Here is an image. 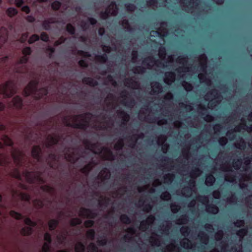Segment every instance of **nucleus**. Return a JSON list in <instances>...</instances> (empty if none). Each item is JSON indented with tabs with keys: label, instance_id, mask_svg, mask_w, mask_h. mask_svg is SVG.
Here are the masks:
<instances>
[{
	"label": "nucleus",
	"instance_id": "nucleus-1",
	"mask_svg": "<svg viewBox=\"0 0 252 252\" xmlns=\"http://www.w3.org/2000/svg\"><path fill=\"white\" fill-rule=\"evenodd\" d=\"M39 81L33 80L31 81L23 91V94L25 97L32 95L34 99L39 100L48 94V88L47 87L38 89Z\"/></svg>",
	"mask_w": 252,
	"mask_h": 252
},
{
	"label": "nucleus",
	"instance_id": "nucleus-2",
	"mask_svg": "<svg viewBox=\"0 0 252 252\" xmlns=\"http://www.w3.org/2000/svg\"><path fill=\"white\" fill-rule=\"evenodd\" d=\"M9 215L12 218L17 220H20L24 219V223L28 226L24 227L20 230L21 234L23 236H30L33 232V227L37 225V222L32 221L29 217H25L21 214L17 212L14 210H11Z\"/></svg>",
	"mask_w": 252,
	"mask_h": 252
},
{
	"label": "nucleus",
	"instance_id": "nucleus-3",
	"mask_svg": "<svg viewBox=\"0 0 252 252\" xmlns=\"http://www.w3.org/2000/svg\"><path fill=\"white\" fill-rule=\"evenodd\" d=\"M0 139L3 142L5 145L12 147L11 152V157L17 166H21L22 165V153L19 149L13 147V141L5 133H3L0 135Z\"/></svg>",
	"mask_w": 252,
	"mask_h": 252
},
{
	"label": "nucleus",
	"instance_id": "nucleus-4",
	"mask_svg": "<svg viewBox=\"0 0 252 252\" xmlns=\"http://www.w3.org/2000/svg\"><path fill=\"white\" fill-rule=\"evenodd\" d=\"M17 87L14 80H8L0 85V98L12 97L17 93Z\"/></svg>",
	"mask_w": 252,
	"mask_h": 252
},
{
	"label": "nucleus",
	"instance_id": "nucleus-5",
	"mask_svg": "<svg viewBox=\"0 0 252 252\" xmlns=\"http://www.w3.org/2000/svg\"><path fill=\"white\" fill-rule=\"evenodd\" d=\"M92 114L90 112H88L83 114H80L78 115L74 116V118L75 121H76L77 119L79 118H81L82 119V122L80 123H70L67 120V117H65L63 118L64 121L65 122V125L66 126L73 127L74 128H78L82 129L84 130H86L87 128L89 126V123L88 121L86 120L87 116H91Z\"/></svg>",
	"mask_w": 252,
	"mask_h": 252
},
{
	"label": "nucleus",
	"instance_id": "nucleus-6",
	"mask_svg": "<svg viewBox=\"0 0 252 252\" xmlns=\"http://www.w3.org/2000/svg\"><path fill=\"white\" fill-rule=\"evenodd\" d=\"M23 174L25 176L28 183L30 184H34L35 182L40 183H44L45 180L42 177V173L40 171H31L26 169L23 172Z\"/></svg>",
	"mask_w": 252,
	"mask_h": 252
},
{
	"label": "nucleus",
	"instance_id": "nucleus-7",
	"mask_svg": "<svg viewBox=\"0 0 252 252\" xmlns=\"http://www.w3.org/2000/svg\"><path fill=\"white\" fill-rule=\"evenodd\" d=\"M80 216L89 219H94L97 217V214L90 209L81 208L80 210Z\"/></svg>",
	"mask_w": 252,
	"mask_h": 252
},
{
	"label": "nucleus",
	"instance_id": "nucleus-8",
	"mask_svg": "<svg viewBox=\"0 0 252 252\" xmlns=\"http://www.w3.org/2000/svg\"><path fill=\"white\" fill-rule=\"evenodd\" d=\"M9 105L10 107H13L18 110L22 109L23 106L22 98L19 95L15 96L12 98L9 103Z\"/></svg>",
	"mask_w": 252,
	"mask_h": 252
},
{
	"label": "nucleus",
	"instance_id": "nucleus-9",
	"mask_svg": "<svg viewBox=\"0 0 252 252\" xmlns=\"http://www.w3.org/2000/svg\"><path fill=\"white\" fill-rule=\"evenodd\" d=\"M32 156L38 161H40L42 158V150L40 146H33L32 150Z\"/></svg>",
	"mask_w": 252,
	"mask_h": 252
},
{
	"label": "nucleus",
	"instance_id": "nucleus-10",
	"mask_svg": "<svg viewBox=\"0 0 252 252\" xmlns=\"http://www.w3.org/2000/svg\"><path fill=\"white\" fill-rule=\"evenodd\" d=\"M7 31L6 29L2 27L0 29V47L7 41Z\"/></svg>",
	"mask_w": 252,
	"mask_h": 252
},
{
	"label": "nucleus",
	"instance_id": "nucleus-11",
	"mask_svg": "<svg viewBox=\"0 0 252 252\" xmlns=\"http://www.w3.org/2000/svg\"><path fill=\"white\" fill-rule=\"evenodd\" d=\"M82 82L84 84L91 87H95L98 85V83L96 80L90 77H84L82 79Z\"/></svg>",
	"mask_w": 252,
	"mask_h": 252
},
{
	"label": "nucleus",
	"instance_id": "nucleus-12",
	"mask_svg": "<svg viewBox=\"0 0 252 252\" xmlns=\"http://www.w3.org/2000/svg\"><path fill=\"white\" fill-rule=\"evenodd\" d=\"M165 78L164 79V82L167 84H170V83L174 82L175 79V74L174 72L170 71L166 72L165 74Z\"/></svg>",
	"mask_w": 252,
	"mask_h": 252
},
{
	"label": "nucleus",
	"instance_id": "nucleus-13",
	"mask_svg": "<svg viewBox=\"0 0 252 252\" xmlns=\"http://www.w3.org/2000/svg\"><path fill=\"white\" fill-rule=\"evenodd\" d=\"M148 62L154 63H161V62L159 61V60L156 59V58L153 56H149L144 59L142 61V63L143 65L150 66V65L149 63H148Z\"/></svg>",
	"mask_w": 252,
	"mask_h": 252
},
{
	"label": "nucleus",
	"instance_id": "nucleus-14",
	"mask_svg": "<svg viewBox=\"0 0 252 252\" xmlns=\"http://www.w3.org/2000/svg\"><path fill=\"white\" fill-rule=\"evenodd\" d=\"M107 9H109L111 12V14L113 16L116 15L118 11V7L115 1H112L110 2L109 6L106 8Z\"/></svg>",
	"mask_w": 252,
	"mask_h": 252
},
{
	"label": "nucleus",
	"instance_id": "nucleus-15",
	"mask_svg": "<svg viewBox=\"0 0 252 252\" xmlns=\"http://www.w3.org/2000/svg\"><path fill=\"white\" fill-rule=\"evenodd\" d=\"M119 115L122 118V124L126 125L130 119L129 115L124 111H121L118 112Z\"/></svg>",
	"mask_w": 252,
	"mask_h": 252
},
{
	"label": "nucleus",
	"instance_id": "nucleus-16",
	"mask_svg": "<svg viewBox=\"0 0 252 252\" xmlns=\"http://www.w3.org/2000/svg\"><path fill=\"white\" fill-rule=\"evenodd\" d=\"M153 92L154 94H158L162 91V86L158 82H155L153 83Z\"/></svg>",
	"mask_w": 252,
	"mask_h": 252
},
{
	"label": "nucleus",
	"instance_id": "nucleus-17",
	"mask_svg": "<svg viewBox=\"0 0 252 252\" xmlns=\"http://www.w3.org/2000/svg\"><path fill=\"white\" fill-rule=\"evenodd\" d=\"M198 236L201 241L202 243L205 245H206L208 244L209 236L206 233L203 231H201L199 233Z\"/></svg>",
	"mask_w": 252,
	"mask_h": 252
},
{
	"label": "nucleus",
	"instance_id": "nucleus-18",
	"mask_svg": "<svg viewBox=\"0 0 252 252\" xmlns=\"http://www.w3.org/2000/svg\"><path fill=\"white\" fill-rule=\"evenodd\" d=\"M94 166L93 161L90 162L85 165L82 169L81 172L85 174H88L89 172L92 170Z\"/></svg>",
	"mask_w": 252,
	"mask_h": 252
},
{
	"label": "nucleus",
	"instance_id": "nucleus-19",
	"mask_svg": "<svg viewBox=\"0 0 252 252\" xmlns=\"http://www.w3.org/2000/svg\"><path fill=\"white\" fill-rule=\"evenodd\" d=\"M216 181L215 177L211 174L206 176V184L207 186L211 187L215 183Z\"/></svg>",
	"mask_w": 252,
	"mask_h": 252
},
{
	"label": "nucleus",
	"instance_id": "nucleus-20",
	"mask_svg": "<svg viewBox=\"0 0 252 252\" xmlns=\"http://www.w3.org/2000/svg\"><path fill=\"white\" fill-rule=\"evenodd\" d=\"M54 23L52 19L44 20L42 23V27L45 30L48 31L51 29V24Z\"/></svg>",
	"mask_w": 252,
	"mask_h": 252
},
{
	"label": "nucleus",
	"instance_id": "nucleus-21",
	"mask_svg": "<svg viewBox=\"0 0 252 252\" xmlns=\"http://www.w3.org/2000/svg\"><path fill=\"white\" fill-rule=\"evenodd\" d=\"M59 224V220L52 219L49 222V227L51 231L55 230Z\"/></svg>",
	"mask_w": 252,
	"mask_h": 252
},
{
	"label": "nucleus",
	"instance_id": "nucleus-22",
	"mask_svg": "<svg viewBox=\"0 0 252 252\" xmlns=\"http://www.w3.org/2000/svg\"><path fill=\"white\" fill-rule=\"evenodd\" d=\"M207 210L208 212L211 213L214 215L217 214L219 211L218 207L214 204H209L207 206Z\"/></svg>",
	"mask_w": 252,
	"mask_h": 252
},
{
	"label": "nucleus",
	"instance_id": "nucleus-23",
	"mask_svg": "<svg viewBox=\"0 0 252 252\" xmlns=\"http://www.w3.org/2000/svg\"><path fill=\"white\" fill-rule=\"evenodd\" d=\"M8 163L7 157L3 154L0 153V166H6Z\"/></svg>",
	"mask_w": 252,
	"mask_h": 252
},
{
	"label": "nucleus",
	"instance_id": "nucleus-24",
	"mask_svg": "<svg viewBox=\"0 0 252 252\" xmlns=\"http://www.w3.org/2000/svg\"><path fill=\"white\" fill-rule=\"evenodd\" d=\"M18 195L23 201L30 202L31 200V196L28 193L20 192L18 193Z\"/></svg>",
	"mask_w": 252,
	"mask_h": 252
},
{
	"label": "nucleus",
	"instance_id": "nucleus-25",
	"mask_svg": "<svg viewBox=\"0 0 252 252\" xmlns=\"http://www.w3.org/2000/svg\"><path fill=\"white\" fill-rule=\"evenodd\" d=\"M6 13L9 17H12L17 14L18 11L14 7H9L7 9Z\"/></svg>",
	"mask_w": 252,
	"mask_h": 252
},
{
	"label": "nucleus",
	"instance_id": "nucleus-26",
	"mask_svg": "<svg viewBox=\"0 0 252 252\" xmlns=\"http://www.w3.org/2000/svg\"><path fill=\"white\" fill-rule=\"evenodd\" d=\"M95 57L98 62L102 63H105L108 60V56L105 53L100 55H96Z\"/></svg>",
	"mask_w": 252,
	"mask_h": 252
},
{
	"label": "nucleus",
	"instance_id": "nucleus-27",
	"mask_svg": "<svg viewBox=\"0 0 252 252\" xmlns=\"http://www.w3.org/2000/svg\"><path fill=\"white\" fill-rule=\"evenodd\" d=\"M33 203L34 207L38 209H41L44 207L43 201L40 199H35L33 201Z\"/></svg>",
	"mask_w": 252,
	"mask_h": 252
},
{
	"label": "nucleus",
	"instance_id": "nucleus-28",
	"mask_svg": "<svg viewBox=\"0 0 252 252\" xmlns=\"http://www.w3.org/2000/svg\"><path fill=\"white\" fill-rule=\"evenodd\" d=\"M121 221L125 224H129L131 223V220L126 214H123L120 217Z\"/></svg>",
	"mask_w": 252,
	"mask_h": 252
},
{
	"label": "nucleus",
	"instance_id": "nucleus-29",
	"mask_svg": "<svg viewBox=\"0 0 252 252\" xmlns=\"http://www.w3.org/2000/svg\"><path fill=\"white\" fill-rule=\"evenodd\" d=\"M40 189L43 191L52 193L54 191V188L51 187L49 185H43L40 187Z\"/></svg>",
	"mask_w": 252,
	"mask_h": 252
},
{
	"label": "nucleus",
	"instance_id": "nucleus-30",
	"mask_svg": "<svg viewBox=\"0 0 252 252\" xmlns=\"http://www.w3.org/2000/svg\"><path fill=\"white\" fill-rule=\"evenodd\" d=\"M111 12L109 9H106L104 11H101L100 12V17L103 20L107 19L110 15H112Z\"/></svg>",
	"mask_w": 252,
	"mask_h": 252
},
{
	"label": "nucleus",
	"instance_id": "nucleus-31",
	"mask_svg": "<svg viewBox=\"0 0 252 252\" xmlns=\"http://www.w3.org/2000/svg\"><path fill=\"white\" fill-rule=\"evenodd\" d=\"M85 251V246L81 242H79L75 247V252H84Z\"/></svg>",
	"mask_w": 252,
	"mask_h": 252
},
{
	"label": "nucleus",
	"instance_id": "nucleus-32",
	"mask_svg": "<svg viewBox=\"0 0 252 252\" xmlns=\"http://www.w3.org/2000/svg\"><path fill=\"white\" fill-rule=\"evenodd\" d=\"M66 31L71 35H74L75 33V28L71 24H67L66 26Z\"/></svg>",
	"mask_w": 252,
	"mask_h": 252
},
{
	"label": "nucleus",
	"instance_id": "nucleus-33",
	"mask_svg": "<svg viewBox=\"0 0 252 252\" xmlns=\"http://www.w3.org/2000/svg\"><path fill=\"white\" fill-rule=\"evenodd\" d=\"M82 222V220L80 219L75 218L71 220L70 224L71 226H75L77 225H80Z\"/></svg>",
	"mask_w": 252,
	"mask_h": 252
},
{
	"label": "nucleus",
	"instance_id": "nucleus-34",
	"mask_svg": "<svg viewBox=\"0 0 252 252\" xmlns=\"http://www.w3.org/2000/svg\"><path fill=\"white\" fill-rule=\"evenodd\" d=\"M95 232L94 229H91L87 231L86 236L88 238L93 240L95 237Z\"/></svg>",
	"mask_w": 252,
	"mask_h": 252
},
{
	"label": "nucleus",
	"instance_id": "nucleus-35",
	"mask_svg": "<svg viewBox=\"0 0 252 252\" xmlns=\"http://www.w3.org/2000/svg\"><path fill=\"white\" fill-rule=\"evenodd\" d=\"M110 199L109 198L104 197L102 200H98V205L100 207H102L103 206H106L109 201Z\"/></svg>",
	"mask_w": 252,
	"mask_h": 252
},
{
	"label": "nucleus",
	"instance_id": "nucleus-36",
	"mask_svg": "<svg viewBox=\"0 0 252 252\" xmlns=\"http://www.w3.org/2000/svg\"><path fill=\"white\" fill-rule=\"evenodd\" d=\"M159 56L160 58H165L166 54V49L164 46L160 45L158 49Z\"/></svg>",
	"mask_w": 252,
	"mask_h": 252
},
{
	"label": "nucleus",
	"instance_id": "nucleus-37",
	"mask_svg": "<svg viewBox=\"0 0 252 252\" xmlns=\"http://www.w3.org/2000/svg\"><path fill=\"white\" fill-rule=\"evenodd\" d=\"M40 39V36L37 34H34L32 35L28 40V43L30 44L33 43L34 42L38 41Z\"/></svg>",
	"mask_w": 252,
	"mask_h": 252
},
{
	"label": "nucleus",
	"instance_id": "nucleus-38",
	"mask_svg": "<svg viewBox=\"0 0 252 252\" xmlns=\"http://www.w3.org/2000/svg\"><path fill=\"white\" fill-rule=\"evenodd\" d=\"M190 230L189 227L188 226H183L180 229L181 234L184 236H188L190 232Z\"/></svg>",
	"mask_w": 252,
	"mask_h": 252
},
{
	"label": "nucleus",
	"instance_id": "nucleus-39",
	"mask_svg": "<svg viewBox=\"0 0 252 252\" xmlns=\"http://www.w3.org/2000/svg\"><path fill=\"white\" fill-rule=\"evenodd\" d=\"M61 6V2L58 0H55L51 4V7L54 10H58Z\"/></svg>",
	"mask_w": 252,
	"mask_h": 252
},
{
	"label": "nucleus",
	"instance_id": "nucleus-40",
	"mask_svg": "<svg viewBox=\"0 0 252 252\" xmlns=\"http://www.w3.org/2000/svg\"><path fill=\"white\" fill-rule=\"evenodd\" d=\"M248 233V229L246 228H244L239 229L236 233V235L241 238H243Z\"/></svg>",
	"mask_w": 252,
	"mask_h": 252
},
{
	"label": "nucleus",
	"instance_id": "nucleus-41",
	"mask_svg": "<svg viewBox=\"0 0 252 252\" xmlns=\"http://www.w3.org/2000/svg\"><path fill=\"white\" fill-rule=\"evenodd\" d=\"M182 85L185 90L187 92L191 91L193 88L192 85L188 82L183 81Z\"/></svg>",
	"mask_w": 252,
	"mask_h": 252
},
{
	"label": "nucleus",
	"instance_id": "nucleus-42",
	"mask_svg": "<svg viewBox=\"0 0 252 252\" xmlns=\"http://www.w3.org/2000/svg\"><path fill=\"white\" fill-rule=\"evenodd\" d=\"M124 146V142L122 140H119L114 145V149L116 150H121Z\"/></svg>",
	"mask_w": 252,
	"mask_h": 252
},
{
	"label": "nucleus",
	"instance_id": "nucleus-43",
	"mask_svg": "<svg viewBox=\"0 0 252 252\" xmlns=\"http://www.w3.org/2000/svg\"><path fill=\"white\" fill-rule=\"evenodd\" d=\"M125 6L128 11H134L136 8V6L134 4L130 3H126Z\"/></svg>",
	"mask_w": 252,
	"mask_h": 252
},
{
	"label": "nucleus",
	"instance_id": "nucleus-44",
	"mask_svg": "<svg viewBox=\"0 0 252 252\" xmlns=\"http://www.w3.org/2000/svg\"><path fill=\"white\" fill-rule=\"evenodd\" d=\"M88 248L89 252H98V251L97 247L93 243H90Z\"/></svg>",
	"mask_w": 252,
	"mask_h": 252
},
{
	"label": "nucleus",
	"instance_id": "nucleus-45",
	"mask_svg": "<svg viewBox=\"0 0 252 252\" xmlns=\"http://www.w3.org/2000/svg\"><path fill=\"white\" fill-rule=\"evenodd\" d=\"M28 60L29 58L27 56H24L20 58L18 61L16 65L26 64L27 63Z\"/></svg>",
	"mask_w": 252,
	"mask_h": 252
},
{
	"label": "nucleus",
	"instance_id": "nucleus-46",
	"mask_svg": "<svg viewBox=\"0 0 252 252\" xmlns=\"http://www.w3.org/2000/svg\"><path fill=\"white\" fill-rule=\"evenodd\" d=\"M60 139V137L59 136H50V141L51 142V143L53 145H57L58 144L59 141Z\"/></svg>",
	"mask_w": 252,
	"mask_h": 252
},
{
	"label": "nucleus",
	"instance_id": "nucleus-47",
	"mask_svg": "<svg viewBox=\"0 0 252 252\" xmlns=\"http://www.w3.org/2000/svg\"><path fill=\"white\" fill-rule=\"evenodd\" d=\"M174 177V174H168L164 176L163 178L166 182L171 183L172 182Z\"/></svg>",
	"mask_w": 252,
	"mask_h": 252
},
{
	"label": "nucleus",
	"instance_id": "nucleus-48",
	"mask_svg": "<svg viewBox=\"0 0 252 252\" xmlns=\"http://www.w3.org/2000/svg\"><path fill=\"white\" fill-rule=\"evenodd\" d=\"M12 176L16 179H18V180H21V173L18 169H14V172L12 174Z\"/></svg>",
	"mask_w": 252,
	"mask_h": 252
},
{
	"label": "nucleus",
	"instance_id": "nucleus-49",
	"mask_svg": "<svg viewBox=\"0 0 252 252\" xmlns=\"http://www.w3.org/2000/svg\"><path fill=\"white\" fill-rule=\"evenodd\" d=\"M51 244L47 243H44L42 247V252H49L51 249Z\"/></svg>",
	"mask_w": 252,
	"mask_h": 252
},
{
	"label": "nucleus",
	"instance_id": "nucleus-50",
	"mask_svg": "<svg viewBox=\"0 0 252 252\" xmlns=\"http://www.w3.org/2000/svg\"><path fill=\"white\" fill-rule=\"evenodd\" d=\"M149 226V223H148V220H143L141 222L140 229L141 230H146Z\"/></svg>",
	"mask_w": 252,
	"mask_h": 252
},
{
	"label": "nucleus",
	"instance_id": "nucleus-51",
	"mask_svg": "<svg viewBox=\"0 0 252 252\" xmlns=\"http://www.w3.org/2000/svg\"><path fill=\"white\" fill-rule=\"evenodd\" d=\"M171 194L167 191L163 192L160 196L161 198L164 200H168L171 198Z\"/></svg>",
	"mask_w": 252,
	"mask_h": 252
},
{
	"label": "nucleus",
	"instance_id": "nucleus-52",
	"mask_svg": "<svg viewBox=\"0 0 252 252\" xmlns=\"http://www.w3.org/2000/svg\"><path fill=\"white\" fill-rule=\"evenodd\" d=\"M44 239L46 241L45 243L51 244L52 239L51 234L49 232H46L44 236Z\"/></svg>",
	"mask_w": 252,
	"mask_h": 252
},
{
	"label": "nucleus",
	"instance_id": "nucleus-53",
	"mask_svg": "<svg viewBox=\"0 0 252 252\" xmlns=\"http://www.w3.org/2000/svg\"><path fill=\"white\" fill-rule=\"evenodd\" d=\"M32 53V50L30 47H26L22 50V53L24 56H27L30 55Z\"/></svg>",
	"mask_w": 252,
	"mask_h": 252
},
{
	"label": "nucleus",
	"instance_id": "nucleus-54",
	"mask_svg": "<svg viewBox=\"0 0 252 252\" xmlns=\"http://www.w3.org/2000/svg\"><path fill=\"white\" fill-rule=\"evenodd\" d=\"M241 163H242V160H241V159L239 158V159H238L236 161H235V160L233 161V166L235 169L238 170L240 168Z\"/></svg>",
	"mask_w": 252,
	"mask_h": 252
},
{
	"label": "nucleus",
	"instance_id": "nucleus-55",
	"mask_svg": "<svg viewBox=\"0 0 252 252\" xmlns=\"http://www.w3.org/2000/svg\"><path fill=\"white\" fill-rule=\"evenodd\" d=\"M40 39L44 42H48L49 40V37L48 34L45 32H42L40 34Z\"/></svg>",
	"mask_w": 252,
	"mask_h": 252
},
{
	"label": "nucleus",
	"instance_id": "nucleus-56",
	"mask_svg": "<svg viewBox=\"0 0 252 252\" xmlns=\"http://www.w3.org/2000/svg\"><path fill=\"white\" fill-rule=\"evenodd\" d=\"M135 73H143L145 72V68L142 66H138L134 69Z\"/></svg>",
	"mask_w": 252,
	"mask_h": 252
},
{
	"label": "nucleus",
	"instance_id": "nucleus-57",
	"mask_svg": "<svg viewBox=\"0 0 252 252\" xmlns=\"http://www.w3.org/2000/svg\"><path fill=\"white\" fill-rule=\"evenodd\" d=\"M84 226L87 228L92 227L94 224V221L93 220H87L84 223Z\"/></svg>",
	"mask_w": 252,
	"mask_h": 252
},
{
	"label": "nucleus",
	"instance_id": "nucleus-58",
	"mask_svg": "<svg viewBox=\"0 0 252 252\" xmlns=\"http://www.w3.org/2000/svg\"><path fill=\"white\" fill-rule=\"evenodd\" d=\"M57 159V155L56 154L51 153L48 155L47 160L55 161Z\"/></svg>",
	"mask_w": 252,
	"mask_h": 252
},
{
	"label": "nucleus",
	"instance_id": "nucleus-59",
	"mask_svg": "<svg viewBox=\"0 0 252 252\" xmlns=\"http://www.w3.org/2000/svg\"><path fill=\"white\" fill-rule=\"evenodd\" d=\"M77 53L78 55H81L84 57H91V54L89 52H85L83 50H78Z\"/></svg>",
	"mask_w": 252,
	"mask_h": 252
},
{
	"label": "nucleus",
	"instance_id": "nucleus-60",
	"mask_svg": "<svg viewBox=\"0 0 252 252\" xmlns=\"http://www.w3.org/2000/svg\"><path fill=\"white\" fill-rule=\"evenodd\" d=\"M102 149L106 152L108 154L109 157L111 158L109 159H113L114 155L110 149L106 147H103Z\"/></svg>",
	"mask_w": 252,
	"mask_h": 252
},
{
	"label": "nucleus",
	"instance_id": "nucleus-61",
	"mask_svg": "<svg viewBox=\"0 0 252 252\" xmlns=\"http://www.w3.org/2000/svg\"><path fill=\"white\" fill-rule=\"evenodd\" d=\"M245 222L243 220H238L234 222V225L237 227H240L244 225Z\"/></svg>",
	"mask_w": 252,
	"mask_h": 252
},
{
	"label": "nucleus",
	"instance_id": "nucleus-62",
	"mask_svg": "<svg viewBox=\"0 0 252 252\" xmlns=\"http://www.w3.org/2000/svg\"><path fill=\"white\" fill-rule=\"evenodd\" d=\"M65 41V38L63 37V36H62L60 38V39L55 42V46H58L59 45H60L62 43H64Z\"/></svg>",
	"mask_w": 252,
	"mask_h": 252
},
{
	"label": "nucleus",
	"instance_id": "nucleus-63",
	"mask_svg": "<svg viewBox=\"0 0 252 252\" xmlns=\"http://www.w3.org/2000/svg\"><path fill=\"white\" fill-rule=\"evenodd\" d=\"M179 221L181 220V223L184 224L186 223L188 220V217L186 215H182L178 220Z\"/></svg>",
	"mask_w": 252,
	"mask_h": 252
},
{
	"label": "nucleus",
	"instance_id": "nucleus-64",
	"mask_svg": "<svg viewBox=\"0 0 252 252\" xmlns=\"http://www.w3.org/2000/svg\"><path fill=\"white\" fill-rule=\"evenodd\" d=\"M78 64L82 67H87L88 66V64L86 62L85 60H80L78 62Z\"/></svg>",
	"mask_w": 252,
	"mask_h": 252
}]
</instances>
